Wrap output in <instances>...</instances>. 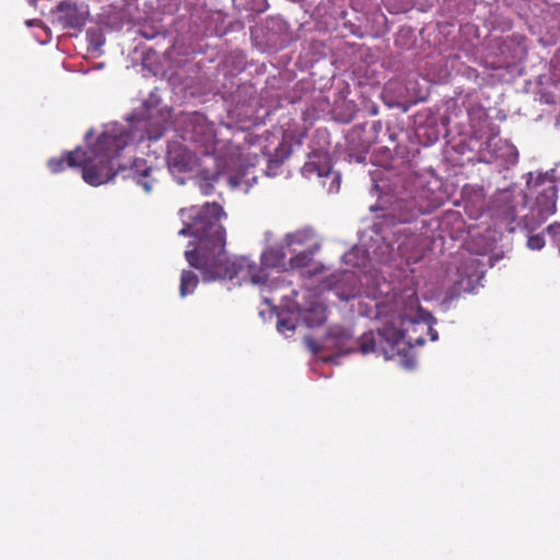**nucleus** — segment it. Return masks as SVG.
<instances>
[{"mask_svg": "<svg viewBox=\"0 0 560 560\" xmlns=\"http://www.w3.org/2000/svg\"><path fill=\"white\" fill-rule=\"evenodd\" d=\"M179 215L184 226L178 235L194 237L184 253L185 259L201 272L203 281L240 278L260 285L267 282V269L287 270L284 243L264 249L261 267L244 256L230 257L225 249L226 231L220 222L226 214L220 205L206 202L201 207L183 208Z\"/></svg>", "mask_w": 560, "mask_h": 560, "instance_id": "nucleus-1", "label": "nucleus"}, {"mask_svg": "<svg viewBox=\"0 0 560 560\" xmlns=\"http://www.w3.org/2000/svg\"><path fill=\"white\" fill-rule=\"evenodd\" d=\"M148 118L149 116L145 117L142 113H135L128 118V127L118 122L106 125L96 142L86 151L77 148L61 158L50 159L48 161L50 172H61L67 164L69 167H80L82 178L91 186L110 182L118 172L126 171L120 164L115 168V160L129 142L143 140L144 133L150 140H158L162 136V131L156 135L151 133Z\"/></svg>", "mask_w": 560, "mask_h": 560, "instance_id": "nucleus-2", "label": "nucleus"}, {"mask_svg": "<svg viewBox=\"0 0 560 560\" xmlns=\"http://www.w3.org/2000/svg\"><path fill=\"white\" fill-rule=\"evenodd\" d=\"M381 171L371 174L374 189L381 191L378 199L382 210V221L374 223L373 228L380 234L378 225L407 224L422 214L438 209L444 201L441 190L442 183L432 174H418L410 170L386 176Z\"/></svg>", "mask_w": 560, "mask_h": 560, "instance_id": "nucleus-3", "label": "nucleus"}, {"mask_svg": "<svg viewBox=\"0 0 560 560\" xmlns=\"http://www.w3.org/2000/svg\"><path fill=\"white\" fill-rule=\"evenodd\" d=\"M398 339V331L390 326H384L382 329L371 330L360 338H354L351 328L335 325L328 329L320 345L310 337H305L304 342L319 360L338 363L342 355L354 352L363 355L374 353L388 358L393 354Z\"/></svg>", "mask_w": 560, "mask_h": 560, "instance_id": "nucleus-4", "label": "nucleus"}, {"mask_svg": "<svg viewBox=\"0 0 560 560\" xmlns=\"http://www.w3.org/2000/svg\"><path fill=\"white\" fill-rule=\"evenodd\" d=\"M526 195L517 187L495 191L486 208L487 215L495 225L508 232L524 229L523 218L517 221V208L525 205Z\"/></svg>", "mask_w": 560, "mask_h": 560, "instance_id": "nucleus-5", "label": "nucleus"}, {"mask_svg": "<svg viewBox=\"0 0 560 560\" xmlns=\"http://www.w3.org/2000/svg\"><path fill=\"white\" fill-rule=\"evenodd\" d=\"M534 202L523 217L525 230H535L557 210L558 186L547 177L537 176L533 185Z\"/></svg>", "mask_w": 560, "mask_h": 560, "instance_id": "nucleus-6", "label": "nucleus"}, {"mask_svg": "<svg viewBox=\"0 0 560 560\" xmlns=\"http://www.w3.org/2000/svg\"><path fill=\"white\" fill-rule=\"evenodd\" d=\"M425 313L427 312L420 308L415 315L400 316V329L395 327L394 325H390V327L398 331L399 339L395 343L393 354L388 358H384L385 360L396 359L398 363L405 369H412L416 365V359L413 355L409 353V351L406 349V346H408L409 348L413 346H423L425 339L424 334H421V329L408 327L407 320L420 322L422 320V314ZM387 326H389V324Z\"/></svg>", "mask_w": 560, "mask_h": 560, "instance_id": "nucleus-7", "label": "nucleus"}, {"mask_svg": "<svg viewBox=\"0 0 560 560\" xmlns=\"http://www.w3.org/2000/svg\"><path fill=\"white\" fill-rule=\"evenodd\" d=\"M218 171L215 173H209L208 171H203L199 178V189L203 195H210L213 190V184L219 179L223 178L229 186L235 189H241L244 192H248V190L256 183V176L250 175V167H245L244 170H236V162L231 160L226 162L224 165L219 164Z\"/></svg>", "mask_w": 560, "mask_h": 560, "instance_id": "nucleus-8", "label": "nucleus"}, {"mask_svg": "<svg viewBox=\"0 0 560 560\" xmlns=\"http://www.w3.org/2000/svg\"><path fill=\"white\" fill-rule=\"evenodd\" d=\"M225 103L230 117L238 121L250 120L260 106L257 91L248 82L238 84L225 98Z\"/></svg>", "mask_w": 560, "mask_h": 560, "instance_id": "nucleus-9", "label": "nucleus"}, {"mask_svg": "<svg viewBox=\"0 0 560 560\" xmlns=\"http://www.w3.org/2000/svg\"><path fill=\"white\" fill-rule=\"evenodd\" d=\"M422 243L423 238L421 235L411 233L410 229L404 228L397 232L396 238V248L393 244L383 243L374 249V255L381 262H387L393 259L394 252L407 259V260H416L419 258L422 252Z\"/></svg>", "mask_w": 560, "mask_h": 560, "instance_id": "nucleus-10", "label": "nucleus"}, {"mask_svg": "<svg viewBox=\"0 0 560 560\" xmlns=\"http://www.w3.org/2000/svg\"><path fill=\"white\" fill-rule=\"evenodd\" d=\"M303 176L322 178V184L328 194H336L340 189L341 175L332 170L331 160L327 152L314 151L302 167Z\"/></svg>", "mask_w": 560, "mask_h": 560, "instance_id": "nucleus-11", "label": "nucleus"}, {"mask_svg": "<svg viewBox=\"0 0 560 560\" xmlns=\"http://www.w3.org/2000/svg\"><path fill=\"white\" fill-rule=\"evenodd\" d=\"M479 160L485 163L497 162L504 168H509L517 163L518 151L508 140L492 136L481 144Z\"/></svg>", "mask_w": 560, "mask_h": 560, "instance_id": "nucleus-12", "label": "nucleus"}, {"mask_svg": "<svg viewBox=\"0 0 560 560\" xmlns=\"http://www.w3.org/2000/svg\"><path fill=\"white\" fill-rule=\"evenodd\" d=\"M323 287L341 301H350L361 293V280L354 270L331 273L323 281Z\"/></svg>", "mask_w": 560, "mask_h": 560, "instance_id": "nucleus-13", "label": "nucleus"}, {"mask_svg": "<svg viewBox=\"0 0 560 560\" xmlns=\"http://www.w3.org/2000/svg\"><path fill=\"white\" fill-rule=\"evenodd\" d=\"M498 49L501 57L498 61H493L491 67L494 69L509 67L510 65L521 61L526 57V38L523 35L513 34L504 38Z\"/></svg>", "mask_w": 560, "mask_h": 560, "instance_id": "nucleus-14", "label": "nucleus"}, {"mask_svg": "<svg viewBox=\"0 0 560 560\" xmlns=\"http://www.w3.org/2000/svg\"><path fill=\"white\" fill-rule=\"evenodd\" d=\"M54 12L57 14L59 22L68 28L83 27L90 16L86 3L72 0L59 2Z\"/></svg>", "mask_w": 560, "mask_h": 560, "instance_id": "nucleus-15", "label": "nucleus"}, {"mask_svg": "<svg viewBox=\"0 0 560 560\" xmlns=\"http://www.w3.org/2000/svg\"><path fill=\"white\" fill-rule=\"evenodd\" d=\"M366 128L368 124H358L347 135L348 155L351 161L364 162L365 154L374 142L373 136L368 132Z\"/></svg>", "mask_w": 560, "mask_h": 560, "instance_id": "nucleus-16", "label": "nucleus"}, {"mask_svg": "<svg viewBox=\"0 0 560 560\" xmlns=\"http://www.w3.org/2000/svg\"><path fill=\"white\" fill-rule=\"evenodd\" d=\"M295 308L300 323L310 328L318 327L326 320L325 305L310 293L308 300L303 305L296 303Z\"/></svg>", "mask_w": 560, "mask_h": 560, "instance_id": "nucleus-17", "label": "nucleus"}, {"mask_svg": "<svg viewBox=\"0 0 560 560\" xmlns=\"http://www.w3.org/2000/svg\"><path fill=\"white\" fill-rule=\"evenodd\" d=\"M275 151L276 152H275L273 156H271L270 153H267L265 151H261L260 156H258L257 152H252L250 154L254 155L255 162L244 164L243 161H237L236 170H244L245 167L248 166V167H250V172H252L249 177H252L253 175L257 177V175L255 173L256 166L265 165V168H262L261 172H264L269 177H273L278 174V172L281 167V164L285 158V155L282 152L280 153L279 147Z\"/></svg>", "mask_w": 560, "mask_h": 560, "instance_id": "nucleus-18", "label": "nucleus"}, {"mask_svg": "<svg viewBox=\"0 0 560 560\" xmlns=\"http://www.w3.org/2000/svg\"><path fill=\"white\" fill-rule=\"evenodd\" d=\"M166 163L171 173H185L191 168L194 156L180 143H172L167 149Z\"/></svg>", "mask_w": 560, "mask_h": 560, "instance_id": "nucleus-19", "label": "nucleus"}, {"mask_svg": "<svg viewBox=\"0 0 560 560\" xmlns=\"http://www.w3.org/2000/svg\"><path fill=\"white\" fill-rule=\"evenodd\" d=\"M152 168L148 166L147 161L136 159L128 170V174L124 175L125 178H132L137 185L141 186L143 190L149 194L152 191L153 183L151 177Z\"/></svg>", "mask_w": 560, "mask_h": 560, "instance_id": "nucleus-20", "label": "nucleus"}, {"mask_svg": "<svg viewBox=\"0 0 560 560\" xmlns=\"http://www.w3.org/2000/svg\"><path fill=\"white\" fill-rule=\"evenodd\" d=\"M315 231L311 226H305L295 232L288 233L284 236V245L291 248L293 245H305L315 238Z\"/></svg>", "mask_w": 560, "mask_h": 560, "instance_id": "nucleus-21", "label": "nucleus"}, {"mask_svg": "<svg viewBox=\"0 0 560 560\" xmlns=\"http://www.w3.org/2000/svg\"><path fill=\"white\" fill-rule=\"evenodd\" d=\"M435 323L436 319L431 313L422 314V320L420 322L407 320L408 327L421 329V334L429 335L432 341H436L439 339V332L433 327Z\"/></svg>", "mask_w": 560, "mask_h": 560, "instance_id": "nucleus-22", "label": "nucleus"}, {"mask_svg": "<svg viewBox=\"0 0 560 560\" xmlns=\"http://www.w3.org/2000/svg\"><path fill=\"white\" fill-rule=\"evenodd\" d=\"M369 260V250L354 247L343 255V261L353 268H365Z\"/></svg>", "mask_w": 560, "mask_h": 560, "instance_id": "nucleus-23", "label": "nucleus"}, {"mask_svg": "<svg viewBox=\"0 0 560 560\" xmlns=\"http://www.w3.org/2000/svg\"><path fill=\"white\" fill-rule=\"evenodd\" d=\"M198 283H199L198 276L191 270L184 269L180 275V283H179L180 296L185 298V296L194 293Z\"/></svg>", "mask_w": 560, "mask_h": 560, "instance_id": "nucleus-24", "label": "nucleus"}, {"mask_svg": "<svg viewBox=\"0 0 560 560\" xmlns=\"http://www.w3.org/2000/svg\"><path fill=\"white\" fill-rule=\"evenodd\" d=\"M319 247H320L319 244L316 243V244L312 245L311 248H307L305 250L298 253L295 256L290 258L288 265L292 269L308 266L311 264V261L313 260V256L319 249Z\"/></svg>", "mask_w": 560, "mask_h": 560, "instance_id": "nucleus-25", "label": "nucleus"}, {"mask_svg": "<svg viewBox=\"0 0 560 560\" xmlns=\"http://www.w3.org/2000/svg\"><path fill=\"white\" fill-rule=\"evenodd\" d=\"M298 324H300V320L296 312L292 313V316L289 317L281 314L277 322V329L280 334L287 335L288 332L294 331Z\"/></svg>", "mask_w": 560, "mask_h": 560, "instance_id": "nucleus-26", "label": "nucleus"}, {"mask_svg": "<svg viewBox=\"0 0 560 560\" xmlns=\"http://www.w3.org/2000/svg\"><path fill=\"white\" fill-rule=\"evenodd\" d=\"M186 127L192 129V131L196 133L191 135L190 137H186V139L190 141H199L198 133H203L205 131V117L202 115L195 114L192 116H189L186 120Z\"/></svg>", "mask_w": 560, "mask_h": 560, "instance_id": "nucleus-27", "label": "nucleus"}, {"mask_svg": "<svg viewBox=\"0 0 560 560\" xmlns=\"http://www.w3.org/2000/svg\"><path fill=\"white\" fill-rule=\"evenodd\" d=\"M86 37L89 39V48L93 51H97L105 43V37L100 30L90 28L86 32Z\"/></svg>", "mask_w": 560, "mask_h": 560, "instance_id": "nucleus-28", "label": "nucleus"}, {"mask_svg": "<svg viewBox=\"0 0 560 560\" xmlns=\"http://www.w3.org/2000/svg\"><path fill=\"white\" fill-rule=\"evenodd\" d=\"M471 289V279L470 276L467 275L466 278H462L459 281L455 282L453 291L448 294L450 299H453L459 292H468Z\"/></svg>", "mask_w": 560, "mask_h": 560, "instance_id": "nucleus-29", "label": "nucleus"}, {"mask_svg": "<svg viewBox=\"0 0 560 560\" xmlns=\"http://www.w3.org/2000/svg\"><path fill=\"white\" fill-rule=\"evenodd\" d=\"M550 78L555 83H560V48L551 60Z\"/></svg>", "mask_w": 560, "mask_h": 560, "instance_id": "nucleus-30", "label": "nucleus"}, {"mask_svg": "<svg viewBox=\"0 0 560 560\" xmlns=\"http://www.w3.org/2000/svg\"><path fill=\"white\" fill-rule=\"evenodd\" d=\"M527 246L533 250H540L545 246V237L541 234L529 235Z\"/></svg>", "mask_w": 560, "mask_h": 560, "instance_id": "nucleus-31", "label": "nucleus"}, {"mask_svg": "<svg viewBox=\"0 0 560 560\" xmlns=\"http://www.w3.org/2000/svg\"><path fill=\"white\" fill-rule=\"evenodd\" d=\"M541 177H547L549 180H552L555 185H557L559 187L560 185V162L559 163H556L555 166L544 173V174H539Z\"/></svg>", "mask_w": 560, "mask_h": 560, "instance_id": "nucleus-32", "label": "nucleus"}, {"mask_svg": "<svg viewBox=\"0 0 560 560\" xmlns=\"http://www.w3.org/2000/svg\"><path fill=\"white\" fill-rule=\"evenodd\" d=\"M537 100H538V102L540 104H552V103H555V96L550 92H541Z\"/></svg>", "mask_w": 560, "mask_h": 560, "instance_id": "nucleus-33", "label": "nucleus"}, {"mask_svg": "<svg viewBox=\"0 0 560 560\" xmlns=\"http://www.w3.org/2000/svg\"><path fill=\"white\" fill-rule=\"evenodd\" d=\"M277 26L279 28L280 32L282 31H285L287 30V24L283 20L281 19H272L269 24H268V28H272Z\"/></svg>", "mask_w": 560, "mask_h": 560, "instance_id": "nucleus-34", "label": "nucleus"}, {"mask_svg": "<svg viewBox=\"0 0 560 560\" xmlns=\"http://www.w3.org/2000/svg\"><path fill=\"white\" fill-rule=\"evenodd\" d=\"M381 128H382L381 121H373L372 125L370 126V129L368 130V132H370V135H372L373 139L375 140L376 133L378 132V130Z\"/></svg>", "mask_w": 560, "mask_h": 560, "instance_id": "nucleus-35", "label": "nucleus"}, {"mask_svg": "<svg viewBox=\"0 0 560 560\" xmlns=\"http://www.w3.org/2000/svg\"><path fill=\"white\" fill-rule=\"evenodd\" d=\"M159 101L155 98L154 94H151L150 98L144 102L145 107H150L154 104H156Z\"/></svg>", "mask_w": 560, "mask_h": 560, "instance_id": "nucleus-36", "label": "nucleus"}, {"mask_svg": "<svg viewBox=\"0 0 560 560\" xmlns=\"http://www.w3.org/2000/svg\"><path fill=\"white\" fill-rule=\"evenodd\" d=\"M476 261H477L476 259L471 258V259L469 260L470 266H472V267H474V266H476Z\"/></svg>", "mask_w": 560, "mask_h": 560, "instance_id": "nucleus-37", "label": "nucleus"}, {"mask_svg": "<svg viewBox=\"0 0 560 560\" xmlns=\"http://www.w3.org/2000/svg\"><path fill=\"white\" fill-rule=\"evenodd\" d=\"M33 24H34V21H32V20L26 21L27 26H32Z\"/></svg>", "mask_w": 560, "mask_h": 560, "instance_id": "nucleus-38", "label": "nucleus"}, {"mask_svg": "<svg viewBox=\"0 0 560 560\" xmlns=\"http://www.w3.org/2000/svg\"><path fill=\"white\" fill-rule=\"evenodd\" d=\"M91 136H92V130H90L89 132H86V135H85V139L88 140Z\"/></svg>", "mask_w": 560, "mask_h": 560, "instance_id": "nucleus-39", "label": "nucleus"}, {"mask_svg": "<svg viewBox=\"0 0 560 560\" xmlns=\"http://www.w3.org/2000/svg\"><path fill=\"white\" fill-rule=\"evenodd\" d=\"M265 235H266V240L269 241V236H271V233L267 232Z\"/></svg>", "mask_w": 560, "mask_h": 560, "instance_id": "nucleus-40", "label": "nucleus"}]
</instances>
